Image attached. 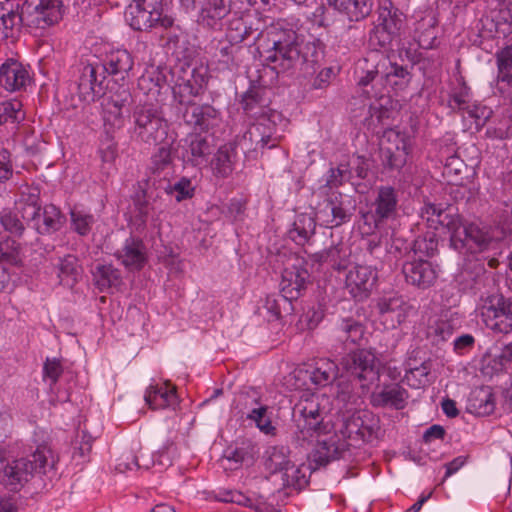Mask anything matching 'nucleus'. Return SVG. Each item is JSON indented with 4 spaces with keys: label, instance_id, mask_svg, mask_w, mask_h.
Returning <instances> with one entry per match:
<instances>
[{
    "label": "nucleus",
    "instance_id": "f257e3e1",
    "mask_svg": "<svg viewBox=\"0 0 512 512\" xmlns=\"http://www.w3.org/2000/svg\"><path fill=\"white\" fill-rule=\"evenodd\" d=\"M420 215L430 228L445 230L454 250L478 255L490 268L499 265L498 256L502 254L504 243L497 228L466 221L452 205L425 203Z\"/></svg>",
    "mask_w": 512,
    "mask_h": 512
},
{
    "label": "nucleus",
    "instance_id": "f03ea898",
    "mask_svg": "<svg viewBox=\"0 0 512 512\" xmlns=\"http://www.w3.org/2000/svg\"><path fill=\"white\" fill-rule=\"evenodd\" d=\"M264 52L262 54L268 68L265 74L285 73L300 70L305 74L315 72L318 52L314 43L305 42L285 21L271 24L262 35Z\"/></svg>",
    "mask_w": 512,
    "mask_h": 512
},
{
    "label": "nucleus",
    "instance_id": "7ed1b4c3",
    "mask_svg": "<svg viewBox=\"0 0 512 512\" xmlns=\"http://www.w3.org/2000/svg\"><path fill=\"white\" fill-rule=\"evenodd\" d=\"M299 416L296 418L295 441L303 446L316 439V446L309 456L310 468L316 470L331 461L337 460L346 450L348 443L337 434H330L331 425L324 421V410L320 397L312 395L301 399L296 405Z\"/></svg>",
    "mask_w": 512,
    "mask_h": 512
},
{
    "label": "nucleus",
    "instance_id": "20e7f679",
    "mask_svg": "<svg viewBox=\"0 0 512 512\" xmlns=\"http://www.w3.org/2000/svg\"><path fill=\"white\" fill-rule=\"evenodd\" d=\"M56 463L55 455L48 444L39 445L26 458L8 463L1 476L2 483L11 491H18L36 474H46Z\"/></svg>",
    "mask_w": 512,
    "mask_h": 512
},
{
    "label": "nucleus",
    "instance_id": "39448f33",
    "mask_svg": "<svg viewBox=\"0 0 512 512\" xmlns=\"http://www.w3.org/2000/svg\"><path fill=\"white\" fill-rule=\"evenodd\" d=\"M361 75L358 85L366 87L376 78L384 82L395 90L405 89L411 82L412 75L406 66L398 65L383 53L368 52L366 57L359 63Z\"/></svg>",
    "mask_w": 512,
    "mask_h": 512
},
{
    "label": "nucleus",
    "instance_id": "423d86ee",
    "mask_svg": "<svg viewBox=\"0 0 512 512\" xmlns=\"http://www.w3.org/2000/svg\"><path fill=\"white\" fill-rule=\"evenodd\" d=\"M133 134L136 139L148 145H160L170 139L169 125L159 103L144 101L132 111Z\"/></svg>",
    "mask_w": 512,
    "mask_h": 512
},
{
    "label": "nucleus",
    "instance_id": "0eeeda50",
    "mask_svg": "<svg viewBox=\"0 0 512 512\" xmlns=\"http://www.w3.org/2000/svg\"><path fill=\"white\" fill-rule=\"evenodd\" d=\"M288 120L278 111H270L257 119L237 140V145L244 151H257L274 148L279 145L284 135Z\"/></svg>",
    "mask_w": 512,
    "mask_h": 512
},
{
    "label": "nucleus",
    "instance_id": "6e6552de",
    "mask_svg": "<svg viewBox=\"0 0 512 512\" xmlns=\"http://www.w3.org/2000/svg\"><path fill=\"white\" fill-rule=\"evenodd\" d=\"M164 0H133L127 7L126 20L137 31L168 29L174 19L164 12Z\"/></svg>",
    "mask_w": 512,
    "mask_h": 512
},
{
    "label": "nucleus",
    "instance_id": "1a4fd4ad",
    "mask_svg": "<svg viewBox=\"0 0 512 512\" xmlns=\"http://www.w3.org/2000/svg\"><path fill=\"white\" fill-rule=\"evenodd\" d=\"M172 75L176 79L172 87L173 97L180 114L186 106L195 104L193 98L202 93L207 82L206 71L202 67L181 65L173 69Z\"/></svg>",
    "mask_w": 512,
    "mask_h": 512
},
{
    "label": "nucleus",
    "instance_id": "9d476101",
    "mask_svg": "<svg viewBox=\"0 0 512 512\" xmlns=\"http://www.w3.org/2000/svg\"><path fill=\"white\" fill-rule=\"evenodd\" d=\"M481 317L485 326L495 333L512 331V299L501 293L482 298Z\"/></svg>",
    "mask_w": 512,
    "mask_h": 512
},
{
    "label": "nucleus",
    "instance_id": "9b49d317",
    "mask_svg": "<svg viewBox=\"0 0 512 512\" xmlns=\"http://www.w3.org/2000/svg\"><path fill=\"white\" fill-rule=\"evenodd\" d=\"M355 211V205L350 197L338 191L327 193L316 211V218L329 228L340 227L350 222Z\"/></svg>",
    "mask_w": 512,
    "mask_h": 512
},
{
    "label": "nucleus",
    "instance_id": "f8f14e48",
    "mask_svg": "<svg viewBox=\"0 0 512 512\" xmlns=\"http://www.w3.org/2000/svg\"><path fill=\"white\" fill-rule=\"evenodd\" d=\"M25 26L30 29L45 30L57 24L64 15L62 0H30L22 11Z\"/></svg>",
    "mask_w": 512,
    "mask_h": 512
},
{
    "label": "nucleus",
    "instance_id": "ddd939ff",
    "mask_svg": "<svg viewBox=\"0 0 512 512\" xmlns=\"http://www.w3.org/2000/svg\"><path fill=\"white\" fill-rule=\"evenodd\" d=\"M410 150L411 140L405 132L395 129L384 131L380 157L385 167L392 170H399L404 167Z\"/></svg>",
    "mask_w": 512,
    "mask_h": 512
},
{
    "label": "nucleus",
    "instance_id": "4468645a",
    "mask_svg": "<svg viewBox=\"0 0 512 512\" xmlns=\"http://www.w3.org/2000/svg\"><path fill=\"white\" fill-rule=\"evenodd\" d=\"M379 429L378 420L372 412L360 410L343 421L340 433L344 439H349L358 445L359 442H371Z\"/></svg>",
    "mask_w": 512,
    "mask_h": 512
},
{
    "label": "nucleus",
    "instance_id": "2eb2a0df",
    "mask_svg": "<svg viewBox=\"0 0 512 512\" xmlns=\"http://www.w3.org/2000/svg\"><path fill=\"white\" fill-rule=\"evenodd\" d=\"M377 358L367 349H359L342 358L343 369L360 381L372 382L378 377Z\"/></svg>",
    "mask_w": 512,
    "mask_h": 512
},
{
    "label": "nucleus",
    "instance_id": "dca6fc26",
    "mask_svg": "<svg viewBox=\"0 0 512 512\" xmlns=\"http://www.w3.org/2000/svg\"><path fill=\"white\" fill-rule=\"evenodd\" d=\"M377 278V270L372 265H356L347 273L345 286L354 299L361 301L368 298Z\"/></svg>",
    "mask_w": 512,
    "mask_h": 512
},
{
    "label": "nucleus",
    "instance_id": "f3484780",
    "mask_svg": "<svg viewBox=\"0 0 512 512\" xmlns=\"http://www.w3.org/2000/svg\"><path fill=\"white\" fill-rule=\"evenodd\" d=\"M183 121L196 131L205 132L219 125L221 113L210 104L186 106L179 114Z\"/></svg>",
    "mask_w": 512,
    "mask_h": 512
},
{
    "label": "nucleus",
    "instance_id": "a211bd4d",
    "mask_svg": "<svg viewBox=\"0 0 512 512\" xmlns=\"http://www.w3.org/2000/svg\"><path fill=\"white\" fill-rule=\"evenodd\" d=\"M405 281L418 289H428L437 280L438 273L435 266L428 260L413 259L402 265Z\"/></svg>",
    "mask_w": 512,
    "mask_h": 512
},
{
    "label": "nucleus",
    "instance_id": "6ab92c4d",
    "mask_svg": "<svg viewBox=\"0 0 512 512\" xmlns=\"http://www.w3.org/2000/svg\"><path fill=\"white\" fill-rule=\"evenodd\" d=\"M309 279L308 270L303 266L302 261H297L283 270L280 292L292 301L297 300L306 290Z\"/></svg>",
    "mask_w": 512,
    "mask_h": 512
},
{
    "label": "nucleus",
    "instance_id": "aec40b11",
    "mask_svg": "<svg viewBox=\"0 0 512 512\" xmlns=\"http://www.w3.org/2000/svg\"><path fill=\"white\" fill-rule=\"evenodd\" d=\"M377 309L386 327L396 328L406 320L412 307L402 296L393 295L380 298Z\"/></svg>",
    "mask_w": 512,
    "mask_h": 512
},
{
    "label": "nucleus",
    "instance_id": "412c9836",
    "mask_svg": "<svg viewBox=\"0 0 512 512\" xmlns=\"http://www.w3.org/2000/svg\"><path fill=\"white\" fill-rule=\"evenodd\" d=\"M31 81L29 69L15 59H8L0 66V84L7 91L25 90Z\"/></svg>",
    "mask_w": 512,
    "mask_h": 512
},
{
    "label": "nucleus",
    "instance_id": "4be33fe9",
    "mask_svg": "<svg viewBox=\"0 0 512 512\" xmlns=\"http://www.w3.org/2000/svg\"><path fill=\"white\" fill-rule=\"evenodd\" d=\"M231 10V0H203L197 21L204 28L221 30Z\"/></svg>",
    "mask_w": 512,
    "mask_h": 512
},
{
    "label": "nucleus",
    "instance_id": "5701e85b",
    "mask_svg": "<svg viewBox=\"0 0 512 512\" xmlns=\"http://www.w3.org/2000/svg\"><path fill=\"white\" fill-rule=\"evenodd\" d=\"M114 257L129 271L141 270L147 262V251L144 242L137 237L130 236L123 246L117 249Z\"/></svg>",
    "mask_w": 512,
    "mask_h": 512
},
{
    "label": "nucleus",
    "instance_id": "b1692460",
    "mask_svg": "<svg viewBox=\"0 0 512 512\" xmlns=\"http://www.w3.org/2000/svg\"><path fill=\"white\" fill-rule=\"evenodd\" d=\"M497 77L495 93L512 102V46H506L495 54Z\"/></svg>",
    "mask_w": 512,
    "mask_h": 512
},
{
    "label": "nucleus",
    "instance_id": "393cba45",
    "mask_svg": "<svg viewBox=\"0 0 512 512\" xmlns=\"http://www.w3.org/2000/svg\"><path fill=\"white\" fill-rule=\"evenodd\" d=\"M99 73L106 79L107 75L116 79L124 80L132 70L134 60L132 55L125 49H117L109 52L104 61L96 63Z\"/></svg>",
    "mask_w": 512,
    "mask_h": 512
},
{
    "label": "nucleus",
    "instance_id": "a878e982",
    "mask_svg": "<svg viewBox=\"0 0 512 512\" xmlns=\"http://www.w3.org/2000/svg\"><path fill=\"white\" fill-rule=\"evenodd\" d=\"M25 25L24 14L12 4L0 3V44L14 43Z\"/></svg>",
    "mask_w": 512,
    "mask_h": 512
},
{
    "label": "nucleus",
    "instance_id": "bb28decb",
    "mask_svg": "<svg viewBox=\"0 0 512 512\" xmlns=\"http://www.w3.org/2000/svg\"><path fill=\"white\" fill-rule=\"evenodd\" d=\"M409 398L408 391L400 384L391 383L383 385L371 395V404L374 407H392L396 410L405 408Z\"/></svg>",
    "mask_w": 512,
    "mask_h": 512
},
{
    "label": "nucleus",
    "instance_id": "cd10ccee",
    "mask_svg": "<svg viewBox=\"0 0 512 512\" xmlns=\"http://www.w3.org/2000/svg\"><path fill=\"white\" fill-rule=\"evenodd\" d=\"M29 220L33 223L34 228L39 234L49 235L63 227L65 216L58 207L49 204L41 207L38 215Z\"/></svg>",
    "mask_w": 512,
    "mask_h": 512
},
{
    "label": "nucleus",
    "instance_id": "c85d7f7f",
    "mask_svg": "<svg viewBox=\"0 0 512 512\" xmlns=\"http://www.w3.org/2000/svg\"><path fill=\"white\" fill-rule=\"evenodd\" d=\"M176 387L169 382L150 385L145 393V401L151 409H165L177 404Z\"/></svg>",
    "mask_w": 512,
    "mask_h": 512
},
{
    "label": "nucleus",
    "instance_id": "c756f323",
    "mask_svg": "<svg viewBox=\"0 0 512 512\" xmlns=\"http://www.w3.org/2000/svg\"><path fill=\"white\" fill-rule=\"evenodd\" d=\"M40 188L34 184H23L19 187L18 199L15 206L21 212L22 218L33 219L41 208Z\"/></svg>",
    "mask_w": 512,
    "mask_h": 512
},
{
    "label": "nucleus",
    "instance_id": "7c9ffc66",
    "mask_svg": "<svg viewBox=\"0 0 512 512\" xmlns=\"http://www.w3.org/2000/svg\"><path fill=\"white\" fill-rule=\"evenodd\" d=\"M377 13V23L400 37L406 19L404 13L391 0H380Z\"/></svg>",
    "mask_w": 512,
    "mask_h": 512
},
{
    "label": "nucleus",
    "instance_id": "2f4dec72",
    "mask_svg": "<svg viewBox=\"0 0 512 512\" xmlns=\"http://www.w3.org/2000/svg\"><path fill=\"white\" fill-rule=\"evenodd\" d=\"M338 366L337 364L328 359L320 358L314 360L309 365V369L306 373L309 374L310 381L316 387H326L332 384L338 377Z\"/></svg>",
    "mask_w": 512,
    "mask_h": 512
},
{
    "label": "nucleus",
    "instance_id": "473e14b6",
    "mask_svg": "<svg viewBox=\"0 0 512 512\" xmlns=\"http://www.w3.org/2000/svg\"><path fill=\"white\" fill-rule=\"evenodd\" d=\"M237 161L236 145L228 143L221 146L211 161L212 173L217 178L229 177Z\"/></svg>",
    "mask_w": 512,
    "mask_h": 512
},
{
    "label": "nucleus",
    "instance_id": "72a5a7b5",
    "mask_svg": "<svg viewBox=\"0 0 512 512\" xmlns=\"http://www.w3.org/2000/svg\"><path fill=\"white\" fill-rule=\"evenodd\" d=\"M372 206L378 218L384 219L385 221L393 218L397 213V191L391 186L379 187Z\"/></svg>",
    "mask_w": 512,
    "mask_h": 512
},
{
    "label": "nucleus",
    "instance_id": "f704fd0d",
    "mask_svg": "<svg viewBox=\"0 0 512 512\" xmlns=\"http://www.w3.org/2000/svg\"><path fill=\"white\" fill-rule=\"evenodd\" d=\"M104 76L99 73L96 63L83 66L78 82V92L83 100H93L96 87H101Z\"/></svg>",
    "mask_w": 512,
    "mask_h": 512
},
{
    "label": "nucleus",
    "instance_id": "c9c22d12",
    "mask_svg": "<svg viewBox=\"0 0 512 512\" xmlns=\"http://www.w3.org/2000/svg\"><path fill=\"white\" fill-rule=\"evenodd\" d=\"M266 90L261 87L250 88L242 97V107L244 111L260 119L263 115H269L272 109L268 108V99L265 97Z\"/></svg>",
    "mask_w": 512,
    "mask_h": 512
},
{
    "label": "nucleus",
    "instance_id": "e433bc0d",
    "mask_svg": "<svg viewBox=\"0 0 512 512\" xmlns=\"http://www.w3.org/2000/svg\"><path fill=\"white\" fill-rule=\"evenodd\" d=\"M348 248L340 243L333 245L313 255V260L320 264H327L334 270H345L349 264Z\"/></svg>",
    "mask_w": 512,
    "mask_h": 512
},
{
    "label": "nucleus",
    "instance_id": "4c0bfd02",
    "mask_svg": "<svg viewBox=\"0 0 512 512\" xmlns=\"http://www.w3.org/2000/svg\"><path fill=\"white\" fill-rule=\"evenodd\" d=\"M334 332L336 338L342 342L360 344L365 335V327L359 320L346 317L336 323Z\"/></svg>",
    "mask_w": 512,
    "mask_h": 512
},
{
    "label": "nucleus",
    "instance_id": "58836bf2",
    "mask_svg": "<svg viewBox=\"0 0 512 512\" xmlns=\"http://www.w3.org/2000/svg\"><path fill=\"white\" fill-rule=\"evenodd\" d=\"M187 141L189 142L187 150L189 161L194 165L206 162L214 147L211 137L196 133L190 135Z\"/></svg>",
    "mask_w": 512,
    "mask_h": 512
},
{
    "label": "nucleus",
    "instance_id": "ea45409f",
    "mask_svg": "<svg viewBox=\"0 0 512 512\" xmlns=\"http://www.w3.org/2000/svg\"><path fill=\"white\" fill-rule=\"evenodd\" d=\"M255 453V446L250 441H243L235 447H228L223 458L232 464L229 467L230 469H237L243 464L253 463Z\"/></svg>",
    "mask_w": 512,
    "mask_h": 512
},
{
    "label": "nucleus",
    "instance_id": "a19ab883",
    "mask_svg": "<svg viewBox=\"0 0 512 512\" xmlns=\"http://www.w3.org/2000/svg\"><path fill=\"white\" fill-rule=\"evenodd\" d=\"M165 79V75L158 67L152 68L150 70H147L138 79V87L148 97L153 98L155 100L154 103H159L158 96L161 93V89L165 83Z\"/></svg>",
    "mask_w": 512,
    "mask_h": 512
},
{
    "label": "nucleus",
    "instance_id": "79ce46f5",
    "mask_svg": "<svg viewBox=\"0 0 512 512\" xmlns=\"http://www.w3.org/2000/svg\"><path fill=\"white\" fill-rule=\"evenodd\" d=\"M173 142L174 138L170 136V139L162 143V146L151 156L149 169L153 174L158 176L164 174L166 177L172 170L171 144Z\"/></svg>",
    "mask_w": 512,
    "mask_h": 512
},
{
    "label": "nucleus",
    "instance_id": "37998d69",
    "mask_svg": "<svg viewBox=\"0 0 512 512\" xmlns=\"http://www.w3.org/2000/svg\"><path fill=\"white\" fill-rule=\"evenodd\" d=\"M316 220L310 214H299L293 227L289 230V237L299 245H304L314 235Z\"/></svg>",
    "mask_w": 512,
    "mask_h": 512
},
{
    "label": "nucleus",
    "instance_id": "c03bdc74",
    "mask_svg": "<svg viewBox=\"0 0 512 512\" xmlns=\"http://www.w3.org/2000/svg\"><path fill=\"white\" fill-rule=\"evenodd\" d=\"M133 202L137 216L142 223H146L149 219H154L161 212V208L157 205V197H153L152 193L146 190L138 191Z\"/></svg>",
    "mask_w": 512,
    "mask_h": 512
},
{
    "label": "nucleus",
    "instance_id": "a18cd8bd",
    "mask_svg": "<svg viewBox=\"0 0 512 512\" xmlns=\"http://www.w3.org/2000/svg\"><path fill=\"white\" fill-rule=\"evenodd\" d=\"M286 446H271L265 452V468L271 473H283L292 463Z\"/></svg>",
    "mask_w": 512,
    "mask_h": 512
},
{
    "label": "nucleus",
    "instance_id": "49530a36",
    "mask_svg": "<svg viewBox=\"0 0 512 512\" xmlns=\"http://www.w3.org/2000/svg\"><path fill=\"white\" fill-rule=\"evenodd\" d=\"M30 220H25L22 218L21 212L19 209L14 206L5 207L0 211V224L3 229L16 236L21 237L25 231V224L29 223Z\"/></svg>",
    "mask_w": 512,
    "mask_h": 512
},
{
    "label": "nucleus",
    "instance_id": "de8ad7c7",
    "mask_svg": "<svg viewBox=\"0 0 512 512\" xmlns=\"http://www.w3.org/2000/svg\"><path fill=\"white\" fill-rule=\"evenodd\" d=\"M96 286L104 291L105 289L118 287L122 282L120 271L112 264H98L92 271Z\"/></svg>",
    "mask_w": 512,
    "mask_h": 512
},
{
    "label": "nucleus",
    "instance_id": "09e8293b",
    "mask_svg": "<svg viewBox=\"0 0 512 512\" xmlns=\"http://www.w3.org/2000/svg\"><path fill=\"white\" fill-rule=\"evenodd\" d=\"M263 310L268 315V320H278L283 313L290 314L293 311L292 300L284 297V294H272L265 298Z\"/></svg>",
    "mask_w": 512,
    "mask_h": 512
},
{
    "label": "nucleus",
    "instance_id": "8fccbe9b",
    "mask_svg": "<svg viewBox=\"0 0 512 512\" xmlns=\"http://www.w3.org/2000/svg\"><path fill=\"white\" fill-rule=\"evenodd\" d=\"M57 275L60 283L66 286H73L80 276V266L76 256L68 254L60 258L57 264Z\"/></svg>",
    "mask_w": 512,
    "mask_h": 512
},
{
    "label": "nucleus",
    "instance_id": "3c124183",
    "mask_svg": "<svg viewBox=\"0 0 512 512\" xmlns=\"http://www.w3.org/2000/svg\"><path fill=\"white\" fill-rule=\"evenodd\" d=\"M25 119V112L21 101L11 99L0 103V126L12 124L13 128Z\"/></svg>",
    "mask_w": 512,
    "mask_h": 512
},
{
    "label": "nucleus",
    "instance_id": "603ef678",
    "mask_svg": "<svg viewBox=\"0 0 512 512\" xmlns=\"http://www.w3.org/2000/svg\"><path fill=\"white\" fill-rule=\"evenodd\" d=\"M71 229L79 236H88L95 224V216L80 208H73L70 211Z\"/></svg>",
    "mask_w": 512,
    "mask_h": 512
},
{
    "label": "nucleus",
    "instance_id": "864d4df0",
    "mask_svg": "<svg viewBox=\"0 0 512 512\" xmlns=\"http://www.w3.org/2000/svg\"><path fill=\"white\" fill-rule=\"evenodd\" d=\"M20 245L14 239L6 237L0 240V263L4 266H19L22 262Z\"/></svg>",
    "mask_w": 512,
    "mask_h": 512
},
{
    "label": "nucleus",
    "instance_id": "5fc2aeb1",
    "mask_svg": "<svg viewBox=\"0 0 512 512\" xmlns=\"http://www.w3.org/2000/svg\"><path fill=\"white\" fill-rule=\"evenodd\" d=\"M396 38L399 37L377 23L369 32L368 44L372 48L371 52H379L380 49L388 48Z\"/></svg>",
    "mask_w": 512,
    "mask_h": 512
},
{
    "label": "nucleus",
    "instance_id": "6e6d98bb",
    "mask_svg": "<svg viewBox=\"0 0 512 512\" xmlns=\"http://www.w3.org/2000/svg\"><path fill=\"white\" fill-rule=\"evenodd\" d=\"M257 407L252 408L247 414V418L254 421L256 426L265 434H274L275 427L272 425L270 418L267 416L268 407L260 404V398H254L252 400Z\"/></svg>",
    "mask_w": 512,
    "mask_h": 512
},
{
    "label": "nucleus",
    "instance_id": "4d7b16f0",
    "mask_svg": "<svg viewBox=\"0 0 512 512\" xmlns=\"http://www.w3.org/2000/svg\"><path fill=\"white\" fill-rule=\"evenodd\" d=\"M103 107V121L106 129L115 131L123 128L129 113L123 112L118 108L111 107V105L102 104Z\"/></svg>",
    "mask_w": 512,
    "mask_h": 512
},
{
    "label": "nucleus",
    "instance_id": "13d9d810",
    "mask_svg": "<svg viewBox=\"0 0 512 512\" xmlns=\"http://www.w3.org/2000/svg\"><path fill=\"white\" fill-rule=\"evenodd\" d=\"M282 480L284 486L298 490L305 487L308 483L306 471H303L301 466H296L294 463H291L282 473Z\"/></svg>",
    "mask_w": 512,
    "mask_h": 512
},
{
    "label": "nucleus",
    "instance_id": "bf43d9fd",
    "mask_svg": "<svg viewBox=\"0 0 512 512\" xmlns=\"http://www.w3.org/2000/svg\"><path fill=\"white\" fill-rule=\"evenodd\" d=\"M133 103V96L128 88L120 87L117 91L111 93L104 99L102 104L111 105L123 112L130 114V107Z\"/></svg>",
    "mask_w": 512,
    "mask_h": 512
},
{
    "label": "nucleus",
    "instance_id": "052dcab7",
    "mask_svg": "<svg viewBox=\"0 0 512 512\" xmlns=\"http://www.w3.org/2000/svg\"><path fill=\"white\" fill-rule=\"evenodd\" d=\"M485 273L483 264L476 263L473 267L466 264L459 275L460 283L464 289H474Z\"/></svg>",
    "mask_w": 512,
    "mask_h": 512
},
{
    "label": "nucleus",
    "instance_id": "680f3d73",
    "mask_svg": "<svg viewBox=\"0 0 512 512\" xmlns=\"http://www.w3.org/2000/svg\"><path fill=\"white\" fill-rule=\"evenodd\" d=\"M438 249V240L435 232H427L423 236H418L413 243V251L415 254L424 256H433Z\"/></svg>",
    "mask_w": 512,
    "mask_h": 512
},
{
    "label": "nucleus",
    "instance_id": "e2e57ef3",
    "mask_svg": "<svg viewBox=\"0 0 512 512\" xmlns=\"http://www.w3.org/2000/svg\"><path fill=\"white\" fill-rule=\"evenodd\" d=\"M372 8V0H351L345 15L350 21H361L371 14Z\"/></svg>",
    "mask_w": 512,
    "mask_h": 512
},
{
    "label": "nucleus",
    "instance_id": "0e129e2a",
    "mask_svg": "<svg viewBox=\"0 0 512 512\" xmlns=\"http://www.w3.org/2000/svg\"><path fill=\"white\" fill-rule=\"evenodd\" d=\"M252 33L250 26H247L243 19H233L229 22L227 39L232 43H241Z\"/></svg>",
    "mask_w": 512,
    "mask_h": 512
},
{
    "label": "nucleus",
    "instance_id": "69168bd1",
    "mask_svg": "<svg viewBox=\"0 0 512 512\" xmlns=\"http://www.w3.org/2000/svg\"><path fill=\"white\" fill-rule=\"evenodd\" d=\"M166 191L170 194H175L176 201L181 202L182 200L192 198L195 188L189 178L182 177L175 184L169 185Z\"/></svg>",
    "mask_w": 512,
    "mask_h": 512
},
{
    "label": "nucleus",
    "instance_id": "338daca9",
    "mask_svg": "<svg viewBox=\"0 0 512 512\" xmlns=\"http://www.w3.org/2000/svg\"><path fill=\"white\" fill-rule=\"evenodd\" d=\"M490 365L495 373L507 371L512 367V342L505 345L501 352L491 359Z\"/></svg>",
    "mask_w": 512,
    "mask_h": 512
},
{
    "label": "nucleus",
    "instance_id": "774afa93",
    "mask_svg": "<svg viewBox=\"0 0 512 512\" xmlns=\"http://www.w3.org/2000/svg\"><path fill=\"white\" fill-rule=\"evenodd\" d=\"M474 406L478 409V413L489 415L494 412L495 400L490 389H481L475 399Z\"/></svg>",
    "mask_w": 512,
    "mask_h": 512
}]
</instances>
